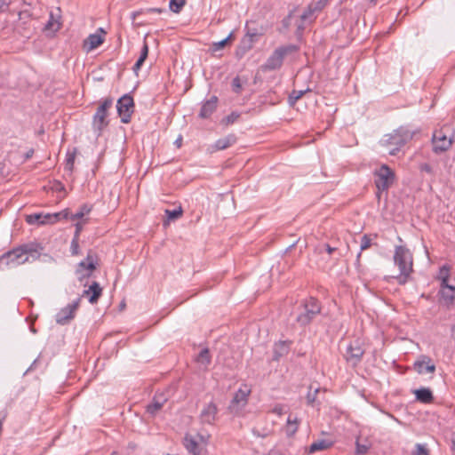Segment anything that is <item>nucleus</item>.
<instances>
[{"label": "nucleus", "instance_id": "nucleus-1", "mask_svg": "<svg viewBox=\"0 0 455 455\" xmlns=\"http://www.w3.org/2000/svg\"><path fill=\"white\" fill-rule=\"evenodd\" d=\"M394 263L398 267L400 274L396 276L399 284H405L410 275L413 271V257L411 251L403 246L397 245L395 248Z\"/></svg>", "mask_w": 455, "mask_h": 455}, {"label": "nucleus", "instance_id": "nucleus-2", "mask_svg": "<svg viewBox=\"0 0 455 455\" xmlns=\"http://www.w3.org/2000/svg\"><path fill=\"white\" fill-rule=\"evenodd\" d=\"M321 302L314 297L304 299L300 304V312L296 317L297 323L300 326L310 324L317 315L321 314Z\"/></svg>", "mask_w": 455, "mask_h": 455}, {"label": "nucleus", "instance_id": "nucleus-3", "mask_svg": "<svg viewBox=\"0 0 455 455\" xmlns=\"http://www.w3.org/2000/svg\"><path fill=\"white\" fill-rule=\"evenodd\" d=\"M299 51V46L295 44H287L276 48L262 65L263 71H274L279 69L283 62L285 56Z\"/></svg>", "mask_w": 455, "mask_h": 455}, {"label": "nucleus", "instance_id": "nucleus-4", "mask_svg": "<svg viewBox=\"0 0 455 455\" xmlns=\"http://www.w3.org/2000/svg\"><path fill=\"white\" fill-rule=\"evenodd\" d=\"M374 183L377 188L376 196L378 198L384 191H387L395 181V175L394 171L387 164H382L379 168L376 169L373 172Z\"/></svg>", "mask_w": 455, "mask_h": 455}, {"label": "nucleus", "instance_id": "nucleus-5", "mask_svg": "<svg viewBox=\"0 0 455 455\" xmlns=\"http://www.w3.org/2000/svg\"><path fill=\"white\" fill-rule=\"evenodd\" d=\"M113 106V99L108 97L104 99L92 117V128L97 132V135H101L103 130L108 125L109 121L108 119V110Z\"/></svg>", "mask_w": 455, "mask_h": 455}, {"label": "nucleus", "instance_id": "nucleus-6", "mask_svg": "<svg viewBox=\"0 0 455 455\" xmlns=\"http://www.w3.org/2000/svg\"><path fill=\"white\" fill-rule=\"evenodd\" d=\"M412 138L411 133L403 128L395 130L393 133L385 136L383 143L389 147V155L395 156L402 147H403Z\"/></svg>", "mask_w": 455, "mask_h": 455}, {"label": "nucleus", "instance_id": "nucleus-7", "mask_svg": "<svg viewBox=\"0 0 455 455\" xmlns=\"http://www.w3.org/2000/svg\"><path fill=\"white\" fill-rule=\"evenodd\" d=\"M28 261L22 250L16 247L0 256V267H15Z\"/></svg>", "mask_w": 455, "mask_h": 455}, {"label": "nucleus", "instance_id": "nucleus-8", "mask_svg": "<svg viewBox=\"0 0 455 455\" xmlns=\"http://www.w3.org/2000/svg\"><path fill=\"white\" fill-rule=\"evenodd\" d=\"M116 108L121 118V122L128 124L131 121L132 113L134 112L133 98L129 94H124L117 100Z\"/></svg>", "mask_w": 455, "mask_h": 455}, {"label": "nucleus", "instance_id": "nucleus-9", "mask_svg": "<svg viewBox=\"0 0 455 455\" xmlns=\"http://www.w3.org/2000/svg\"><path fill=\"white\" fill-rule=\"evenodd\" d=\"M96 269V262L94 259V255L92 251H89L85 259L82 260L78 263L76 274L80 281H82L85 277H89L92 273Z\"/></svg>", "mask_w": 455, "mask_h": 455}, {"label": "nucleus", "instance_id": "nucleus-10", "mask_svg": "<svg viewBox=\"0 0 455 455\" xmlns=\"http://www.w3.org/2000/svg\"><path fill=\"white\" fill-rule=\"evenodd\" d=\"M80 300L81 299L78 298L71 304L60 309L55 316L56 323L60 325L68 323L75 317L76 311L79 307Z\"/></svg>", "mask_w": 455, "mask_h": 455}, {"label": "nucleus", "instance_id": "nucleus-11", "mask_svg": "<svg viewBox=\"0 0 455 455\" xmlns=\"http://www.w3.org/2000/svg\"><path fill=\"white\" fill-rule=\"evenodd\" d=\"M364 350L360 346L359 341L355 340L347 347L346 359L355 366L361 362Z\"/></svg>", "mask_w": 455, "mask_h": 455}, {"label": "nucleus", "instance_id": "nucleus-12", "mask_svg": "<svg viewBox=\"0 0 455 455\" xmlns=\"http://www.w3.org/2000/svg\"><path fill=\"white\" fill-rule=\"evenodd\" d=\"M433 150L435 153H443L449 149L451 145V140L442 132H435L432 139Z\"/></svg>", "mask_w": 455, "mask_h": 455}, {"label": "nucleus", "instance_id": "nucleus-13", "mask_svg": "<svg viewBox=\"0 0 455 455\" xmlns=\"http://www.w3.org/2000/svg\"><path fill=\"white\" fill-rule=\"evenodd\" d=\"M105 34L106 31L102 28H98L96 33L89 35V36L84 41V48L87 52L96 49L103 44L104 37L102 35Z\"/></svg>", "mask_w": 455, "mask_h": 455}, {"label": "nucleus", "instance_id": "nucleus-14", "mask_svg": "<svg viewBox=\"0 0 455 455\" xmlns=\"http://www.w3.org/2000/svg\"><path fill=\"white\" fill-rule=\"evenodd\" d=\"M414 370L419 373H433L435 371V365L432 363V359L427 355H420L413 364Z\"/></svg>", "mask_w": 455, "mask_h": 455}, {"label": "nucleus", "instance_id": "nucleus-15", "mask_svg": "<svg viewBox=\"0 0 455 455\" xmlns=\"http://www.w3.org/2000/svg\"><path fill=\"white\" fill-rule=\"evenodd\" d=\"M217 413V405L213 402L209 403L204 406L200 413L201 423L209 425L213 424L216 419Z\"/></svg>", "mask_w": 455, "mask_h": 455}, {"label": "nucleus", "instance_id": "nucleus-16", "mask_svg": "<svg viewBox=\"0 0 455 455\" xmlns=\"http://www.w3.org/2000/svg\"><path fill=\"white\" fill-rule=\"evenodd\" d=\"M218 105V98L216 96H212L211 99L206 100L199 112L200 118H208L212 116V114L216 110Z\"/></svg>", "mask_w": 455, "mask_h": 455}, {"label": "nucleus", "instance_id": "nucleus-17", "mask_svg": "<svg viewBox=\"0 0 455 455\" xmlns=\"http://www.w3.org/2000/svg\"><path fill=\"white\" fill-rule=\"evenodd\" d=\"M168 398L164 394L156 395L151 403L147 406V412L151 415H156L167 402Z\"/></svg>", "mask_w": 455, "mask_h": 455}, {"label": "nucleus", "instance_id": "nucleus-18", "mask_svg": "<svg viewBox=\"0 0 455 455\" xmlns=\"http://www.w3.org/2000/svg\"><path fill=\"white\" fill-rule=\"evenodd\" d=\"M183 445L186 450L192 455H201L202 447L199 445L195 437L187 434L183 438Z\"/></svg>", "mask_w": 455, "mask_h": 455}, {"label": "nucleus", "instance_id": "nucleus-19", "mask_svg": "<svg viewBox=\"0 0 455 455\" xmlns=\"http://www.w3.org/2000/svg\"><path fill=\"white\" fill-rule=\"evenodd\" d=\"M291 341H279L273 347V360L279 361L280 358L288 355L290 351Z\"/></svg>", "mask_w": 455, "mask_h": 455}, {"label": "nucleus", "instance_id": "nucleus-20", "mask_svg": "<svg viewBox=\"0 0 455 455\" xmlns=\"http://www.w3.org/2000/svg\"><path fill=\"white\" fill-rule=\"evenodd\" d=\"M102 294V289L99 283L93 282L88 288L84 290L83 296L90 295L89 302L91 304H96Z\"/></svg>", "mask_w": 455, "mask_h": 455}, {"label": "nucleus", "instance_id": "nucleus-21", "mask_svg": "<svg viewBox=\"0 0 455 455\" xmlns=\"http://www.w3.org/2000/svg\"><path fill=\"white\" fill-rule=\"evenodd\" d=\"M413 394L415 395L416 400L422 403L427 404L434 402L433 393L428 387L415 389Z\"/></svg>", "mask_w": 455, "mask_h": 455}, {"label": "nucleus", "instance_id": "nucleus-22", "mask_svg": "<svg viewBox=\"0 0 455 455\" xmlns=\"http://www.w3.org/2000/svg\"><path fill=\"white\" fill-rule=\"evenodd\" d=\"M49 213H33L26 216V221L29 225H46L51 224L50 220H48Z\"/></svg>", "mask_w": 455, "mask_h": 455}, {"label": "nucleus", "instance_id": "nucleus-23", "mask_svg": "<svg viewBox=\"0 0 455 455\" xmlns=\"http://www.w3.org/2000/svg\"><path fill=\"white\" fill-rule=\"evenodd\" d=\"M236 140V136L231 133L216 140L213 147L216 150H224L233 146Z\"/></svg>", "mask_w": 455, "mask_h": 455}, {"label": "nucleus", "instance_id": "nucleus-24", "mask_svg": "<svg viewBox=\"0 0 455 455\" xmlns=\"http://www.w3.org/2000/svg\"><path fill=\"white\" fill-rule=\"evenodd\" d=\"M22 250L24 256L31 257L34 259L40 256V251L43 249L39 244L36 243H26L19 246Z\"/></svg>", "mask_w": 455, "mask_h": 455}, {"label": "nucleus", "instance_id": "nucleus-25", "mask_svg": "<svg viewBox=\"0 0 455 455\" xmlns=\"http://www.w3.org/2000/svg\"><path fill=\"white\" fill-rule=\"evenodd\" d=\"M333 443L330 440L320 439L313 442L307 449V452L309 454L315 453L316 451H324L332 446Z\"/></svg>", "mask_w": 455, "mask_h": 455}, {"label": "nucleus", "instance_id": "nucleus-26", "mask_svg": "<svg viewBox=\"0 0 455 455\" xmlns=\"http://www.w3.org/2000/svg\"><path fill=\"white\" fill-rule=\"evenodd\" d=\"M299 420L297 417L292 418L290 415L287 419V423L285 427V433L288 437H291L298 431Z\"/></svg>", "mask_w": 455, "mask_h": 455}, {"label": "nucleus", "instance_id": "nucleus-27", "mask_svg": "<svg viewBox=\"0 0 455 455\" xmlns=\"http://www.w3.org/2000/svg\"><path fill=\"white\" fill-rule=\"evenodd\" d=\"M148 55V45L146 42H144V44L140 50V57L132 68V70L135 73H137L140 69L144 61L147 60Z\"/></svg>", "mask_w": 455, "mask_h": 455}, {"label": "nucleus", "instance_id": "nucleus-28", "mask_svg": "<svg viewBox=\"0 0 455 455\" xmlns=\"http://www.w3.org/2000/svg\"><path fill=\"white\" fill-rule=\"evenodd\" d=\"M259 36V33L257 29H248L245 36L242 40V44L244 45V47L249 50L252 47V44L255 40H257Z\"/></svg>", "mask_w": 455, "mask_h": 455}, {"label": "nucleus", "instance_id": "nucleus-29", "mask_svg": "<svg viewBox=\"0 0 455 455\" xmlns=\"http://www.w3.org/2000/svg\"><path fill=\"white\" fill-rule=\"evenodd\" d=\"M249 392L243 391L242 389H239L237 392H235L230 404V408H234L235 405L242 403L244 405L247 402V396Z\"/></svg>", "mask_w": 455, "mask_h": 455}, {"label": "nucleus", "instance_id": "nucleus-30", "mask_svg": "<svg viewBox=\"0 0 455 455\" xmlns=\"http://www.w3.org/2000/svg\"><path fill=\"white\" fill-rule=\"evenodd\" d=\"M441 299L446 306L452 305L455 299V291H450L444 288H441L440 291Z\"/></svg>", "mask_w": 455, "mask_h": 455}, {"label": "nucleus", "instance_id": "nucleus-31", "mask_svg": "<svg viewBox=\"0 0 455 455\" xmlns=\"http://www.w3.org/2000/svg\"><path fill=\"white\" fill-rule=\"evenodd\" d=\"M233 38V32H231L226 38H224L223 40L220 41V42H215V43H212V44L211 45L210 47V51L212 52V53H215L220 50H222L228 44V42Z\"/></svg>", "mask_w": 455, "mask_h": 455}, {"label": "nucleus", "instance_id": "nucleus-32", "mask_svg": "<svg viewBox=\"0 0 455 455\" xmlns=\"http://www.w3.org/2000/svg\"><path fill=\"white\" fill-rule=\"evenodd\" d=\"M69 218V211L68 209H65L61 212L55 213H49L48 220H50L51 224L57 223L60 220H67Z\"/></svg>", "mask_w": 455, "mask_h": 455}, {"label": "nucleus", "instance_id": "nucleus-33", "mask_svg": "<svg viewBox=\"0 0 455 455\" xmlns=\"http://www.w3.org/2000/svg\"><path fill=\"white\" fill-rule=\"evenodd\" d=\"M307 92H310V89H307V90H293L291 92V94L289 95V104L291 106H293Z\"/></svg>", "mask_w": 455, "mask_h": 455}, {"label": "nucleus", "instance_id": "nucleus-34", "mask_svg": "<svg viewBox=\"0 0 455 455\" xmlns=\"http://www.w3.org/2000/svg\"><path fill=\"white\" fill-rule=\"evenodd\" d=\"M196 361L199 363H202L205 366L209 365L211 363V355H210L209 349L208 348L202 349L196 357Z\"/></svg>", "mask_w": 455, "mask_h": 455}, {"label": "nucleus", "instance_id": "nucleus-35", "mask_svg": "<svg viewBox=\"0 0 455 455\" xmlns=\"http://www.w3.org/2000/svg\"><path fill=\"white\" fill-rule=\"evenodd\" d=\"M450 276V267L443 265L440 267L438 278L441 280V285H447Z\"/></svg>", "mask_w": 455, "mask_h": 455}, {"label": "nucleus", "instance_id": "nucleus-36", "mask_svg": "<svg viewBox=\"0 0 455 455\" xmlns=\"http://www.w3.org/2000/svg\"><path fill=\"white\" fill-rule=\"evenodd\" d=\"M92 208L87 204H84L75 214H69V218L73 220L82 219L84 215L91 212Z\"/></svg>", "mask_w": 455, "mask_h": 455}, {"label": "nucleus", "instance_id": "nucleus-37", "mask_svg": "<svg viewBox=\"0 0 455 455\" xmlns=\"http://www.w3.org/2000/svg\"><path fill=\"white\" fill-rule=\"evenodd\" d=\"M183 210L180 206L174 210H165V214L169 220H175L182 216Z\"/></svg>", "mask_w": 455, "mask_h": 455}, {"label": "nucleus", "instance_id": "nucleus-38", "mask_svg": "<svg viewBox=\"0 0 455 455\" xmlns=\"http://www.w3.org/2000/svg\"><path fill=\"white\" fill-rule=\"evenodd\" d=\"M185 4L186 0H171L169 6L173 12L179 13Z\"/></svg>", "mask_w": 455, "mask_h": 455}, {"label": "nucleus", "instance_id": "nucleus-39", "mask_svg": "<svg viewBox=\"0 0 455 455\" xmlns=\"http://www.w3.org/2000/svg\"><path fill=\"white\" fill-rule=\"evenodd\" d=\"M355 446H356V448H355L356 455L366 454L371 447L369 443H360L358 440L355 443Z\"/></svg>", "mask_w": 455, "mask_h": 455}, {"label": "nucleus", "instance_id": "nucleus-40", "mask_svg": "<svg viewBox=\"0 0 455 455\" xmlns=\"http://www.w3.org/2000/svg\"><path fill=\"white\" fill-rule=\"evenodd\" d=\"M240 114L237 112H232L230 115L227 116L222 119L221 123L225 125H229L234 124L239 118Z\"/></svg>", "mask_w": 455, "mask_h": 455}, {"label": "nucleus", "instance_id": "nucleus-41", "mask_svg": "<svg viewBox=\"0 0 455 455\" xmlns=\"http://www.w3.org/2000/svg\"><path fill=\"white\" fill-rule=\"evenodd\" d=\"M44 28L47 30H54L57 31L60 29V24L54 20L53 16L51 14L49 20L44 26Z\"/></svg>", "mask_w": 455, "mask_h": 455}, {"label": "nucleus", "instance_id": "nucleus-42", "mask_svg": "<svg viewBox=\"0 0 455 455\" xmlns=\"http://www.w3.org/2000/svg\"><path fill=\"white\" fill-rule=\"evenodd\" d=\"M75 157L76 153L68 154L67 156L65 169H67L69 172L73 171Z\"/></svg>", "mask_w": 455, "mask_h": 455}, {"label": "nucleus", "instance_id": "nucleus-43", "mask_svg": "<svg viewBox=\"0 0 455 455\" xmlns=\"http://www.w3.org/2000/svg\"><path fill=\"white\" fill-rule=\"evenodd\" d=\"M413 455H429V451L424 444L417 443Z\"/></svg>", "mask_w": 455, "mask_h": 455}, {"label": "nucleus", "instance_id": "nucleus-44", "mask_svg": "<svg viewBox=\"0 0 455 455\" xmlns=\"http://www.w3.org/2000/svg\"><path fill=\"white\" fill-rule=\"evenodd\" d=\"M70 251L72 255L79 254V238L73 237L70 244Z\"/></svg>", "mask_w": 455, "mask_h": 455}, {"label": "nucleus", "instance_id": "nucleus-45", "mask_svg": "<svg viewBox=\"0 0 455 455\" xmlns=\"http://www.w3.org/2000/svg\"><path fill=\"white\" fill-rule=\"evenodd\" d=\"M371 239L367 235H363L361 239V243H360L361 251H364V250L368 249L371 246Z\"/></svg>", "mask_w": 455, "mask_h": 455}, {"label": "nucleus", "instance_id": "nucleus-46", "mask_svg": "<svg viewBox=\"0 0 455 455\" xmlns=\"http://www.w3.org/2000/svg\"><path fill=\"white\" fill-rule=\"evenodd\" d=\"M232 89L235 93H240L241 89H242V84H241V80H240L239 76H235L232 80Z\"/></svg>", "mask_w": 455, "mask_h": 455}, {"label": "nucleus", "instance_id": "nucleus-47", "mask_svg": "<svg viewBox=\"0 0 455 455\" xmlns=\"http://www.w3.org/2000/svg\"><path fill=\"white\" fill-rule=\"evenodd\" d=\"M319 392V389L318 388H315L313 392L309 391L307 395V403L308 404H312L315 399H316V395L317 393Z\"/></svg>", "mask_w": 455, "mask_h": 455}, {"label": "nucleus", "instance_id": "nucleus-48", "mask_svg": "<svg viewBox=\"0 0 455 455\" xmlns=\"http://www.w3.org/2000/svg\"><path fill=\"white\" fill-rule=\"evenodd\" d=\"M272 412L274 414L281 416L284 412V407L281 404H277L272 409Z\"/></svg>", "mask_w": 455, "mask_h": 455}, {"label": "nucleus", "instance_id": "nucleus-49", "mask_svg": "<svg viewBox=\"0 0 455 455\" xmlns=\"http://www.w3.org/2000/svg\"><path fill=\"white\" fill-rule=\"evenodd\" d=\"M314 12H315V8L308 6V8L302 13L301 20H307Z\"/></svg>", "mask_w": 455, "mask_h": 455}, {"label": "nucleus", "instance_id": "nucleus-50", "mask_svg": "<svg viewBox=\"0 0 455 455\" xmlns=\"http://www.w3.org/2000/svg\"><path fill=\"white\" fill-rule=\"evenodd\" d=\"M419 170L421 172H427V173H432V172H433V169H432L431 165L428 164H426V163L420 164Z\"/></svg>", "mask_w": 455, "mask_h": 455}, {"label": "nucleus", "instance_id": "nucleus-51", "mask_svg": "<svg viewBox=\"0 0 455 455\" xmlns=\"http://www.w3.org/2000/svg\"><path fill=\"white\" fill-rule=\"evenodd\" d=\"M75 226H76V231H75V234H74V237L79 238L80 233H81V231L83 229V223L77 222Z\"/></svg>", "mask_w": 455, "mask_h": 455}, {"label": "nucleus", "instance_id": "nucleus-52", "mask_svg": "<svg viewBox=\"0 0 455 455\" xmlns=\"http://www.w3.org/2000/svg\"><path fill=\"white\" fill-rule=\"evenodd\" d=\"M325 2H326V0H319V1L315 4V7H314V8H315V11H321V10L323 8V6H324Z\"/></svg>", "mask_w": 455, "mask_h": 455}, {"label": "nucleus", "instance_id": "nucleus-53", "mask_svg": "<svg viewBox=\"0 0 455 455\" xmlns=\"http://www.w3.org/2000/svg\"><path fill=\"white\" fill-rule=\"evenodd\" d=\"M252 434H253L254 435H256V436H258V437H261V438H265V437H267V436L268 435V433H264V434H262V435H259V430H258V429H256V428H253V429H252Z\"/></svg>", "mask_w": 455, "mask_h": 455}, {"label": "nucleus", "instance_id": "nucleus-54", "mask_svg": "<svg viewBox=\"0 0 455 455\" xmlns=\"http://www.w3.org/2000/svg\"><path fill=\"white\" fill-rule=\"evenodd\" d=\"M325 250L329 254H331L334 252L337 249L335 247H331L330 244L325 243L324 244Z\"/></svg>", "mask_w": 455, "mask_h": 455}, {"label": "nucleus", "instance_id": "nucleus-55", "mask_svg": "<svg viewBox=\"0 0 455 455\" xmlns=\"http://www.w3.org/2000/svg\"><path fill=\"white\" fill-rule=\"evenodd\" d=\"M441 288H444L450 291H455V285L449 284L448 282H447V285H441Z\"/></svg>", "mask_w": 455, "mask_h": 455}, {"label": "nucleus", "instance_id": "nucleus-56", "mask_svg": "<svg viewBox=\"0 0 455 455\" xmlns=\"http://www.w3.org/2000/svg\"><path fill=\"white\" fill-rule=\"evenodd\" d=\"M33 154H34V149L33 148H30L26 154H25V161L31 158L33 156Z\"/></svg>", "mask_w": 455, "mask_h": 455}, {"label": "nucleus", "instance_id": "nucleus-57", "mask_svg": "<svg viewBox=\"0 0 455 455\" xmlns=\"http://www.w3.org/2000/svg\"><path fill=\"white\" fill-rule=\"evenodd\" d=\"M148 12L152 13H162L163 10L160 8H150L148 10Z\"/></svg>", "mask_w": 455, "mask_h": 455}, {"label": "nucleus", "instance_id": "nucleus-58", "mask_svg": "<svg viewBox=\"0 0 455 455\" xmlns=\"http://www.w3.org/2000/svg\"><path fill=\"white\" fill-rule=\"evenodd\" d=\"M267 455H283L282 452L276 449H272L269 451Z\"/></svg>", "mask_w": 455, "mask_h": 455}, {"label": "nucleus", "instance_id": "nucleus-59", "mask_svg": "<svg viewBox=\"0 0 455 455\" xmlns=\"http://www.w3.org/2000/svg\"><path fill=\"white\" fill-rule=\"evenodd\" d=\"M8 6L6 0H0V10L3 11L4 7Z\"/></svg>", "mask_w": 455, "mask_h": 455}, {"label": "nucleus", "instance_id": "nucleus-60", "mask_svg": "<svg viewBox=\"0 0 455 455\" xmlns=\"http://www.w3.org/2000/svg\"><path fill=\"white\" fill-rule=\"evenodd\" d=\"M451 443H452V450L455 451V433L452 434Z\"/></svg>", "mask_w": 455, "mask_h": 455}, {"label": "nucleus", "instance_id": "nucleus-61", "mask_svg": "<svg viewBox=\"0 0 455 455\" xmlns=\"http://www.w3.org/2000/svg\"><path fill=\"white\" fill-rule=\"evenodd\" d=\"M181 140L182 139L181 138H179L178 140H176L175 143L177 144L178 147H180L181 145Z\"/></svg>", "mask_w": 455, "mask_h": 455}, {"label": "nucleus", "instance_id": "nucleus-62", "mask_svg": "<svg viewBox=\"0 0 455 455\" xmlns=\"http://www.w3.org/2000/svg\"><path fill=\"white\" fill-rule=\"evenodd\" d=\"M124 307H125L124 302H122V303L120 304V307H121V308H124Z\"/></svg>", "mask_w": 455, "mask_h": 455}, {"label": "nucleus", "instance_id": "nucleus-63", "mask_svg": "<svg viewBox=\"0 0 455 455\" xmlns=\"http://www.w3.org/2000/svg\"><path fill=\"white\" fill-rule=\"evenodd\" d=\"M111 455H117V453L116 451H114Z\"/></svg>", "mask_w": 455, "mask_h": 455}, {"label": "nucleus", "instance_id": "nucleus-64", "mask_svg": "<svg viewBox=\"0 0 455 455\" xmlns=\"http://www.w3.org/2000/svg\"><path fill=\"white\" fill-rule=\"evenodd\" d=\"M2 172H3V169H2V168H0V173H2Z\"/></svg>", "mask_w": 455, "mask_h": 455}]
</instances>
